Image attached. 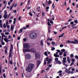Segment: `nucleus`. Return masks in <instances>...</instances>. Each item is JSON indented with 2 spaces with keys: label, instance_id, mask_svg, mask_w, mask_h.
Here are the masks:
<instances>
[{
  "label": "nucleus",
  "instance_id": "47",
  "mask_svg": "<svg viewBox=\"0 0 78 78\" xmlns=\"http://www.w3.org/2000/svg\"><path fill=\"white\" fill-rule=\"evenodd\" d=\"M47 63L46 62V60H45L44 61V65H46Z\"/></svg>",
  "mask_w": 78,
  "mask_h": 78
},
{
  "label": "nucleus",
  "instance_id": "16",
  "mask_svg": "<svg viewBox=\"0 0 78 78\" xmlns=\"http://www.w3.org/2000/svg\"><path fill=\"white\" fill-rule=\"evenodd\" d=\"M64 33H63L61 35L58 36L59 37H64Z\"/></svg>",
  "mask_w": 78,
  "mask_h": 78
},
{
  "label": "nucleus",
  "instance_id": "17",
  "mask_svg": "<svg viewBox=\"0 0 78 78\" xmlns=\"http://www.w3.org/2000/svg\"><path fill=\"white\" fill-rule=\"evenodd\" d=\"M23 29L21 28L19 31V33H22V32L23 31Z\"/></svg>",
  "mask_w": 78,
  "mask_h": 78
},
{
  "label": "nucleus",
  "instance_id": "63",
  "mask_svg": "<svg viewBox=\"0 0 78 78\" xmlns=\"http://www.w3.org/2000/svg\"><path fill=\"white\" fill-rule=\"evenodd\" d=\"M47 45H50V43H48V42H47Z\"/></svg>",
  "mask_w": 78,
  "mask_h": 78
},
{
  "label": "nucleus",
  "instance_id": "19",
  "mask_svg": "<svg viewBox=\"0 0 78 78\" xmlns=\"http://www.w3.org/2000/svg\"><path fill=\"white\" fill-rule=\"evenodd\" d=\"M44 55L46 56H48V54H47V52L45 51L44 53Z\"/></svg>",
  "mask_w": 78,
  "mask_h": 78
},
{
  "label": "nucleus",
  "instance_id": "45",
  "mask_svg": "<svg viewBox=\"0 0 78 78\" xmlns=\"http://www.w3.org/2000/svg\"><path fill=\"white\" fill-rule=\"evenodd\" d=\"M63 53L62 52H60L59 54L60 56H61V55H62Z\"/></svg>",
  "mask_w": 78,
  "mask_h": 78
},
{
  "label": "nucleus",
  "instance_id": "4",
  "mask_svg": "<svg viewBox=\"0 0 78 78\" xmlns=\"http://www.w3.org/2000/svg\"><path fill=\"white\" fill-rule=\"evenodd\" d=\"M75 41H70L69 40H68L67 41V42L68 43H70L71 44H78V41L77 39H75L74 40Z\"/></svg>",
  "mask_w": 78,
  "mask_h": 78
},
{
  "label": "nucleus",
  "instance_id": "62",
  "mask_svg": "<svg viewBox=\"0 0 78 78\" xmlns=\"http://www.w3.org/2000/svg\"><path fill=\"white\" fill-rule=\"evenodd\" d=\"M0 27L1 28H2V23H0Z\"/></svg>",
  "mask_w": 78,
  "mask_h": 78
},
{
  "label": "nucleus",
  "instance_id": "49",
  "mask_svg": "<svg viewBox=\"0 0 78 78\" xmlns=\"http://www.w3.org/2000/svg\"><path fill=\"white\" fill-rule=\"evenodd\" d=\"M5 35H8L9 34V32H5Z\"/></svg>",
  "mask_w": 78,
  "mask_h": 78
},
{
  "label": "nucleus",
  "instance_id": "13",
  "mask_svg": "<svg viewBox=\"0 0 78 78\" xmlns=\"http://www.w3.org/2000/svg\"><path fill=\"white\" fill-rule=\"evenodd\" d=\"M37 65H38V66H39V65H40L41 64V61L39 60H37Z\"/></svg>",
  "mask_w": 78,
  "mask_h": 78
},
{
  "label": "nucleus",
  "instance_id": "30",
  "mask_svg": "<svg viewBox=\"0 0 78 78\" xmlns=\"http://www.w3.org/2000/svg\"><path fill=\"white\" fill-rule=\"evenodd\" d=\"M51 3V1L50 0H49L48 1V5H50V3Z\"/></svg>",
  "mask_w": 78,
  "mask_h": 78
},
{
  "label": "nucleus",
  "instance_id": "50",
  "mask_svg": "<svg viewBox=\"0 0 78 78\" xmlns=\"http://www.w3.org/2000/svg\"><path fill=\"white\" fill-rule=\"evenodd\" d=\"M23 40L24 42H26L27 41V39L26 38H24L23 39Z\"/></svg>",
  "mask_w": 78,
  "mask_h": 78
},
{
  "label": "nucleus",
  "instance_id": "24",
  "mask_svg": "<svg viewBox=\"0 0 78 78\" xmlns=\"http://www.w3.org/2000/svg\"><path fill=\"white\" fill-rule=\"evenodd\" d=\"M29 14L30 15V16H33V14L31 13L30 12L29 13Z\"/></svg>",
  "mask_w": 78,
  "mask_h": 78
},
{
  "label": "nucleus",
  "instance_id": "54",
  "mask_svg": "<svg viewBox=\"0 0 78 78\" xmlns=\"http://www.w3.org/2000/svg\"><path fill=\"white\" fill-rule=\"evenodd\" d=\"M30 1L31 0H28L27 2V4H29L30 3Z\"/></svg>",
  "mask_w": 78,
  "mask_h": 78
},
{
  "label": "nucleus",
  "instance_id": "46",
  "mask_svg": "<svg viewBox=\"0 0 78 78\" xmlns=\"http://www.w3.org/2000/svg\"><path fill=\"white\" fill-rule=\"evenodd\" d=\"M64 5H65V6H66V5H67V3L66 2V1H65Z\"/></svg>",
  "mask_w": 78,
  "mask_h": 78
},
{
  "label": "nucleus",
  "instance_id": "52",
  "mask_svg": "<svg viewBox=\"0 0 78 78\" xmlns=\"http://www.w3.org/2000/svg\"><path fill=\"white\" fill-rule=\"evenodd\" d=\"M17 70V67L16 66L15 67V70Z\"/></svg>",
  "mask_w": 78,
  "mask_h": 78
},
{
  "label": "nucleus",
  "instance_id": "15",
  "mask_svg": "<svg viewBox=\"0 0 78 78\" xmlns=\"http://www.w3.org/2000/svg\"><path fill=\"white\" fill-rule=\"evenodd\" d=\"M40 44H41V45L43 46L44 45V43H43V40H41Z\"/></svg>",
  "mask_w": 78,
  "mask_h": 78
},
{
  "label": "nucleus",
  "instance_id": "59",
  "mask_svg": "<svg viewBox=\"0 0 78 78\" xmlns=\"http://www.w3.org/2000/svg\"><path fill=\"white\" fill-rule=\"evenodd\" d=\"M63 46H64L63 44H60V47H63Z\"/></svg>",
  "mask_w": 78,
  "mask_h": 78
},
{
  "label": "nucleus",
  "instance_id": "18",
  "mask_svg": "<svg viewBox=\"0 0 78 78\" xmlns=\"http://www.w3.org/2000/svg\"><path fill=\"white\" fill-rule=\"evenodd\" d=\"M14 20L13 23L14 25H15V24H16V18H14Z\"/></svg>",
  "mask_w": 78,
  "mask_h": 78
},
{
  "label": "nucleus",
  "instance_id": "14",
  "mask_svg": "<svg viewBox=\"0 0 78 78\" xmlns=\"http://www.w3.org/2000/svg\"><path fill=\"white\" fill-rule=\"evenodd\" d=\"M4 40L5 41V42H8V39L6 37L4 38Z\"/></svg>",
  "mask_w": 78,
  "mask_h": 78
},
{
  "label": "nucleus",
  "instance_id": "9",
  "mask_svg": "<svg viewBox=\"0 0 78 78\" xmlns=\"http://www.w3.org/2000/svg\"><path fill=\"white\" fill-rule=\"evenodd\" d=\"M30 52H32V53H35L36 52L35 50L33 48L31 49V50H30Z\"/></svg>",
  "mask_w": 78,
  "mask_h": 78
},
{
  "label": "nucleus",
  "instance_id": "31",
  "mask_svg": "<svg viewBox=\"0 0 78 78\" xmlns=\"http://www.w3.org/2000/svg\"><path fill=\"white\" fill-rule=\"evenodd\" d=\"M6 4L5 5V6H4L3 8L2 9V10H3V9H5V8H6Z\"/></svg>",
  "mask_w": 78,
  "mask_h": 78
},
{
  "label": "nucleus",
  "instance_id": "1",
  "mask_svg": "<svg viewBox=\"0 0 78 78\" xmlns=\"http://www.w3.org/2000/svg\"><path fill=\"white\" fill-rule=\"evenodd\" d=\"M34 67V64L33 63H30L28 66L27 67L26 70L29 73H31Z\"/></svg>",
  "mask_w": 78,
  "mask_h": 78
},
{
  "label": "nucleus",
  "instance_id": "48",
  "mask_svg": "<svg viewBox=\"0 0 78 78\" xmlns=\"http://www.w3.org/2000/svg\"><path fill=\"white\" fill-rule=\"evenodd\" d=\"M23 30H26V29H27V28L26 27H23Z\"/></svg>",
  "mask_w": 78,
  "mask_h": 78
},
{
  "label": "nucleus",
  "instance_id": "43",
  "mask_svg": "<svg viewBox=\"0 0 78 78\" xmlns=\"http://www.w3.org/2000/svg\"><path fill=\"white\" fill-rule=\"evenodd\" d=\"M76 25V24H73L71 26L72 27H73L74 26H75Z\"/></svg>",
  "mask_w": 78,
  "mask_h": 78
},
{
  "label": "nucleus",
  "instance_id": "64",
  "mask_svg": "<svg viewBox=\"0 0 78 78\" xmlns=\"http://www.w3.org/2000/svg\"><path fill=\"white\" fill-rule=\"evenodd\" d=\"M8 5H11V4L10 3V2H8Z\"/></svg>",
  "mask_w": 78,
  "mask_h": 78
},
{
  "label": "nucleus",
  "instance_id": "58",
  "mask_svg": "<svg viewBox=\"0 0 78 78\" xmlns=\"http://www.w3.org/2000/svg\"><path fill=\"white\" fill-rule=\"evenodd\" d=\"M57 51L58 52V53H60V52H61V51L59 50H57Z\"/></svg>",
  "mask_w": 78,
  "mask_h": 78
},
{
  "label": "nucleus",
  "instance_id": "28",
  "mask_svg": "<svg viewBox=\"0 0 78 78\" xmlns=\"http://www.w3.org/2000/svg\"><path fill=\"white\" fill-rule=\"evenodd\" d=\"M1 43L2 45H5V42H3V41H1Z\"/></svg>",
  "mask_w": 78,
  "mask_h": 78
},
{
  "label": "nucleus",
  "instance_id": "51",
  "mask_svg": "<svg viewBox=\"0 0 78 78\" xmlns=\"http://www.w3.org/2000/svg\"><path fill=\"white\" fill-rule=\"evenodd\" d=\"M4 13L5 14H7V12L6 11V10H5L4 11Z\"/></svg>",
  "mask_w": 78,
  "mask_h": 78
},
{
  "label": "nucleus",
  "instance_id": "39",
  "mask_svg": "<svg viewBox=\"0 0 78 78\" xmlns=\"http://www.w3.org/2000/svg\"><path fill=\"white\" fill-rule=\"evenodd\" d=\"M62 71L61 70H60L58 72H57V73H62Z\"/></svg>",
  "mask_w": 78,
  "mask_h": 78
},
{
  "label": "nucleus",
  "instance_id": "8",
  "mask_svg": "<svg viewBox=\"0 0 78 78\" xmlns=\"http://www.w3.org/2000/svg\"><path fill=\"white\" fill-rule=\"evenodd\" d=\"M54 63L55 64H57V63H58V64H61V62L59 60H58L57 62H55Z\"/></svg>",
  "mask_w": 78,
  "mask_h": 78
},
{
  "label": "nucleus",
  "instance_id": "36",
  "mask_svg": "<svg viewBox=\"0 0 78 78\" xmlns=\"http://www.w3.org/2000/svg\"><path fill=\"white\" fill-rule=\"evenodd\" d=\"M55 49V48L53 47V48H52L51 50H52V51H53V50H54Z\"/></svg>",
  "mask_w": 78,
  "mask_h": 78
},
{
  "label": "nucleus",
  "instance_id": "38",
  "mask_svg": "<svg viewBox=\"0 0 78 78\" xmlns=\"http://www.w3.org/2000/svg\"><path fill=\"white\" fill-rule=\"evenodd\" d=\"M66 56L67 55L66 54V53H64L63 54V56H64V57H66Z\"/></svg>",
  "mask_w": 78,
  "mask_h": 78
},
{
  "label": "nucleus",
  "instance_id": "11",
  "mask_svg": "<svg viewBox=\"0 0 78 78\" xmlns=\"http://www.w3.org/2000/svg\"><path fill=\"white\" fill-rule=\"evenodd\" d=\"M48 26H51V24L50 23V22H49V21H50V19H48Z\"/></svg>",
  "mask_w": 78,
  "mask_h": 78
},
{
  "label": "nucleus",
  "instance_id": "23",
  "mask_svg": "<svg viewBox=\"0 0 78 78\" xmlns=\"http://www.w3.org/2000/svg\"><path fill=\"white\" fill-rule=\"evenodd\" d=\"M70 57L71 58H73V54H71L70 55Z\"/></svg>",
  "mask_w": 78,
  "mask_h": 78
},
{
  "label": "nucleus",
  "instance_id": "60",
  "mask_svg": "<svg viewBox=\"0 0 78 78\" xmlns=\"http://www.w3.org/2000/svg\"><path fill=\"white\" fill-rule=\"evenodd\" d=\"M66 57H64L63 58V60H66Z\"/></svg>",
  "mask_w": 78,
  "mask_h": 78
},
{
  "label": "nucleus",
  "instance_id": "56",
  "mask_svg": "<svg viewBox=\"0 0 78 78\" xmlns=\"http://www.w3.org/2000/svg\"><path fill=\"white\" fill-rule=\"evenodd\" d=\"M26 28H29V27H30V25H27L26 26Z\"/></svg>",
  "mask_w": 78,
  "mask_h": 78
},
{
  "label": "nucleus",
  "instance_id": "42",
  "mask_svg": "<svg viewBox=\"0 0 78 78\" xmlns=\"http://www.w3.org/2000/svg\"><path fill=\"white\" fill-rule=\"evenodd\" d=\"M10 64L11 65L12 64V60H10L9 62Z\"/></svg>",
  "mask_w": 78,
  "mask_h": 78
},
{
  "label": "nucleus",
  "instance_id": "33",
  "mask_svg": "<svg viewBox=\"0 0 78 78\" xmlns=\"http://www.w3.org/2000/svg\"><path fill=\"white\" fill-rule=\"evenodd\" d=\"M51 44L52 45H55V42L54 41H52L51 42Z\"/></svg>",
  "mask_w": 78,
  "mask_h": 78
},
{
  "label": "nucleus",
  "instance_id": "61",
  "mask_svg": "<svg viewBox=\"0 0 78 78\" xmlns=\"http://www.w3.org/2000/svg\"><path fill=\"white\" fill-rule=\"evenodd\" d=\"M8 25V21H6V25Z\"/></svg>",
  "mask_w": 78,
  "mask_h": 78
},
{
  "label": "nucleus",
  "instance_id": "29",
  "mask_svg": "<svg viewBox=\"0 0 78 78\" xmlns=\"http://www.w3.org/2000/svg\"><path fill=\"white\" fill-rule=\"evenodd\" d=\"M70 25H73L74 24V23L73 22V21H71L70 23Z\"/></svg>",
  "mask_w": 78,
  "mask_h": 78
},
{
  "label": "nucleus",
  "instance_id": "3",
  "mask_svg": "<svg viewBox=\"0 0 78 78\" xmlns=\"http://www.w3.org/2000/svg\"><path fill=\"white\" fill-rule=\"evenodd\" d=\"M36 37H37V34L35 33H32L29 35L30 38L32 39H35Z\"/></svg>",
  "mask_w": 78,
  "mask_h": 78
},
{
  "label": "nucleus",
  "instance_id": "35",
  "mask_svg": "<svg viewBox=\"0 0 78 78\" xmlns=\"http://www.w3.org/2000/svg\"><path fill=\"white\" fill-rule=\"evenodd\" d=\"M50 23L53 25V22L51 20H50Z\"/></svg>",
  "mask_w": 78,
  "mask_h": 78
},
{
  "label": "nucleus",
  "instance_id": "41",
  "mask_svg": "<svg viewBox=\"0 0 78 78\" xmlns=\"http://www.w3.org/2000/svg\"><path fill=\"white\" fill-rule=\"evenodd\" d=\"M14 5H15V3L13 2L12 4V6H13V7H14Z\"/></svg>",
  "mask_w": 78,
  "mask_h": 78
},
{
  "label": "nucleus",
  "instance_id": "32",
  "mask_svg": "<svg viewBox=\"0 0 78 78\" xmlns=\"http://www.w3.org/2000/svg\"><path fill=\"white\" fill-rule=\"evenodd\" d=\"M61 51H62V52H64L65 51V49H61Z\"/></svg>",
  "mask_w": 78,
  "mask_h": 78
},
{
  "label": "nucleus",
  "instance_id": "55",
  "mask_svg": "<svg viewBox=\"0 0 78 78\" xmlns=\"http://www.w3.org/2000/svg\"><path fill=\"white\" fill-rule=\"evenodd\" d=\"M50 8L49 6L47 7L46 8V9L48 10V9Z\"/></svg>",
  "mask_w": 78,
  "mask_h": 78
},
{
  "label": "nucleus",
  "instance_id": "53",
  "mask_svg": "<svg viewBox=\"0 0 78 78\" xmlns=\"http://www.w3.org/2000/svg\"><path fill=\"white\" fill-rule=\"evenodd\" d=\"M52 66V65H51V64L48 65V67H49V68L51 67Z\"/></svg>",
  "mask_w": 78,
  "mask_h": 78
},
{
  "label": "nucleus",
  "instance_id": "27",
  "mask_svg": "<svg viewBox=\"0 0 78 78\" xmlns=\"http://www.w3.org/2000/svg\"><path fill=\"white\" fill-rule=\"evenodd\" d=\"M71 61L73 62H75V59L74 58H72L71 59Z\"/></svg>",
  "mask_w": 78,
  "mask_h": 78
},
{
  "label": "nucleus",
  "instance_id": "44",
  "mask_svg": "<svg viewBox=\"0 0 78 78\" xmlns=\"http://www.w3.org/2000/svg\"><path fill=\"white\" fill-rule=\"evenodd\" d=\"M78 26H75V27H74L72 28V29H74V28H77Z\"/></svg>",
  "mask_w": 78,
  "mask_h": 78
},
{
  "label": "nucleus",
  "instance_id": "37",
  "mask_svg": "<svg viewBox=\"0 0 78 78\" xmlns=\"http://www.w3.org/2000/svg\"><path fill=\"white\" fill-rule=\"evenodd\" d=\"M75 58H76V59H78V55H75Z\"/></svg>",
  "mask_w": 78,
  "mask_h": 78
},
{
  "label": "nucleus",
  "instance_id": "20",
  "mask_svg": "<svg viewBox=\"0 0 78 78\" xmlns=\"http://www.w3.org/2000/svg\"><path fill=\"white\" fill-rule=\"evenodd\" d=\"M74 22L75 23H78V21L77 20H74Z\"/></svg>",
  "mask_w": 78,
  "mask_h": 78
},
{
  "label": "nucleus",
  "instance_id": "40",
  "mask_svg": "<svg viewBox=\"0 0 78 78\" xmlns=\"http://www.w3.org/2000/svg\"><path fill=\"white\" fill-rule=\"evenodd\" d=\"M3 76L4 77V78H6V75H5V73H4L3 74Z\"/></svg>",
  "mask_w": 78,
  "mask_h": 78
},
{
  "label": "nucleus",
  "instance_id": "25",
  "mask_svg": "<svg viewBox=\"0 0 78 78\" xmlns=\"http://www.w3.org/2000/svg\"><path fill=\"white\" fill-rule=\"evenodd\" d=\"M52 7H53V9H55V3H53L52 5Z\"/></svg>",
  "mask_w": 78,
  "mask_h": 78
},
{
  "label": "nucleus",
  "instance_id": "22",
  "mask_svg": "<svg viewBox=\"0 0 78 78\" xmlns=\"http://www.w3.org/2000/svg\"><path fill=\"white\" fill-rule=\"evenodd\" d=\"M45 14L44 12V11H43L42 12V16H43V17H44V16H45Z\"/></svg>",
  "mask_w": 78,
  "mask_h": 78
},
{
  "label": "nucleus",
  "instance_id": "57",
  "mask_svg": "<svg viewBox=\"0 0 78 78\" xmlns=\"http://www.w3.org/2000/svg\"><path fill=\"white\" fill-rule=\"evenodd\" d=\"M49 61H50L51 62V61H52V59H50V58H48Z\"/></svg>",
  "mask_w": 78,
  "mask_h": 78
},
{
  "label": "nucleus",
  "instance_id": "10",
  "mask_svg": "<svg viewBox=\"0 0 78 78\" xmlns=\"http://www.w3.org/2000/svg\"><path fill=\"white\" fill-rule=\"evenodd\" d=\"M8 47H7L5 49L4 52L5 53V55H6L8 53Z\"/></svg>",
  "mask_w": 78,
  "mask_h": 78
},
{
  "label": "nucleus",
  "instance_id": "5",
  "mask_svg": "<svg viewBox=\"0 0 78 78\" xmlns=\"http://www.w3.org/2000/svg\"><path fill=\"white\" fill-rule=\"evenodd\" d=\"M30 47L31 45L27 43H25L23 45V47H24V48H30Z\"/></svg>",
  "mask_w": 78,
  "mask_h": 78
},
{
  "label": "nucleus",
  "instance_id": "34",
  "mask_svg": "<svg viewBox=\"0 0 78 78\" xmlns=\"http://www.w3.org/2000/svg\"><path fill=\"white\" fill-rule=\"evenodd\" d=\"M3 28H6V24H5L4 23L3 25Z\"/></svg>",
  "mask_w": 78,
  "mask_h": 78
},
{
  "label": "nucleus",
  "instance_id": "6",
  "mask_svg": "<svg viewBox=\"0 0 78 78\" xmlns=\"http://www.w3.org/2000/svg\"><path fill=\"white\" fill-rule=\"evenodd\" d=\"M25 57L27 60H30L31 59V55L29 54H26Z\"/></svg>",
  "mask_w": 78,
  "mask_h": 78
},
{
  "label": "nucleus",
  "instance_id": "12",
  "mask_svg": "<svg viewBox=\"0 0 78 78\" xmlns=\"http://www.w3.org/2000/svg\"><path fill=\"white\" fill-rule=\"evenodd\" d=\"M7 17H8V14H4L3 16V17H4V19H7Z\"/></svg>",
  "mask_w": 78,
  "mask_h": 78
},
{
  "label": "nucleus",
  "instance_id": "26",
  "mask_svg": "<svg viewBox=\"0 0 78 78\" xmlns=\"http://www.w3.org/2000/svg\"><path fill=\"white\" fill-rule=\"evenodd\" d=\"M55 60L56 62H57L58 61V58H55Z\"/></svg>",
  "mask_w": 78,
  "mask_h": 78
},
{
  "label": "nucleus",
  "instance_id": "2",
  "mask_svg": "<svg viewBox=\"0 0 78 78\" xmlns=\"http://www.w3.org/2000/svg\"><path fill=\"white\" fill-rule=\"evenodd\" d=\"M13 51V45L11 44V47L10 48V51L9 54V58H11L12 57V51Z\"/></svg>",
  "mask_w": 78,
  "mask_h": 78
},
{
  "label": "nucleus",
  "instance_id": "21",
  "mask_svg": "<svg viewBox=\"0 0 78 78\" xmlns=\"http://www.w3.org/2000/svg\"><path fill=\"white\" fill-rule=\"evenodd\" d=\"M11 30L12 31H13V30H14V27L12 26H11Z\"/></svg>",
  "mask_w": 78,
  "mask_h": 78
},
{
  "label": "nucleus",
  "instance_id": "7",
  "mask_svg": "<svg viewBox=\"0 0 78 78\" xmlns=\"http://www.w3.org/2000/svg\"><path fill=\"white\" fill-rule=\"evenodd\" d=\"M23 51L24 54L27 53V52H30V49L28 48H25L23 49Z\"/></svg>",
  "mask_w": 78,
  "mask_h": 78
}]
</instances>
